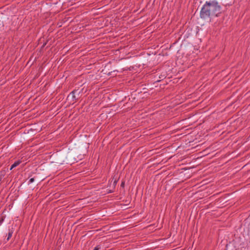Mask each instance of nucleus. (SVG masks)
Here are the masks:
<instances>
[{"instance_id": "nucleus-3", "label": "nucleus", "mask_w": 250, "mask_h": 250, "mask_svg": "<svg viewBox=\"0 0 250 250\" xmlns=\"http://www.w3.org/2000/svg\"><path fill=\"white\" fill-rule=\"evenodd\" d=\"M21 163V162L18 161H16L15 162L11 167V168H10V170L12 169L13 168H14V167H16L17 166H18Z\"/></svg>"}, {"instance_id": "nucleus-6", "label": "nucleus", "mask_w": 250, "mask_h": 250, "mask_svg": "<svg viewBox=\"0 0 250 250\" xmlns=\"http://www.w3.org/2000/svg\"><path fill=\"white\" fill-rule=\"evenodd\" d=\"M100 249V248L99 247V246H97L96 247H95V248L93 250H99Z\"/></svg>"}, {"instance_id": "nucleus-1", "label": "nucleus", "mask_w": 250, "mask_h": 250, "mask_svg": "<svg viewBox=\"0 0 250 250\" xmlns=\"http://www.w3.org/2000/svg\"><path fill=\"white\" fill-rule=\"evenodd\" d=\"M220 10L221 6L216 0L206 1L201 9L200 17L204 19L217 17Z\"/></svg>"}, {"instance_id": "nucleus-5", "label": "nucleus", "mask_w": 250, "mask_h": 250, "mask_svg": "<svg viewBox=\"0 0 250 250\" xmlns=\"http://www.w3.org/2000/svg\"><path fill=\"white\" fill-rule=\"evenodd\" d=\"M34 181V179L33 178H31L29 180V182L30 183H33Z\"/></svg>"}, {"instance_id": "nucleus-2", "label": "nucleus", "mask_w": 250, "mask_h": 250, "mask_svg": "<svg viewBox=\"0 0 250 250\" xmlns=\"http://www.w3.org/2000/svg\"><path fill=\"white\" fill-rule=\"evenodd\" d=\"M78 92V91L77 90H73L68 96L67 100H71L70 103H72L73 104L76 102V100L78 99V98H76L75 94Z\"/></svg>"}, {"instance_id": "nucleus-8", "label": "nucleus", "mask_w": 250, "mask_h": 250, "mask_svg": "<svg viewBox=\"0 0 250 250\" xmlns=\"http://www.w3.org/2000/svg\"><path fill=\"white\" fill-rule=\"evenodd\" d=\"M116 180H115V181H114V185H116Z\"/></svg>"}, {"instance_id": "nucleus-7", "label": "nucleus", "mask_w": 250, "mask_h": 250, "mask_svg": "<svg viewBox=\"0 0 250 250\" xmlns=\"http://www.w3.org/2000/svg\"><path fill=\"white\" fill-rule=\"evenodd\" d=\"M124 186V183H122V184H121V186L123 187Z\"/></svg>"}, {"instance_id": "nucleus-9", "label": "nucleus", "mask_w": 250, "mask_h": 250, "mask_svg": "<svg viewBox=\"0 0 250 250\" xmlns=\"http://www.w3.org/2000/svg\"><path fill=\"white\" fill-rule=\"evenodd\" d=\"M1 178H2V177H1V176H0V181L1 180Z\"/></svg>"}, {"instance_id": "nucleus-4", "label": "nucleus", "mask_w": 250, "mask_h": 250, "mask_svg": "<svg viewBox=\"0 0 250 250\" xmlns=\"http://www.w3.org/2000/svg\"><path fill=\"white\" fill-rule=\"evenodd\" d=\"M12 234H13V231L12 230H10L9 231V232H8V236H7V240H8L11 238V237L12 235Z\"/></svg>"}]
</instances>
